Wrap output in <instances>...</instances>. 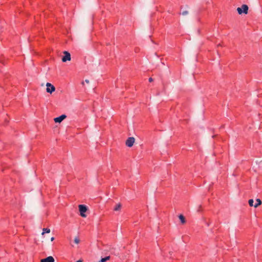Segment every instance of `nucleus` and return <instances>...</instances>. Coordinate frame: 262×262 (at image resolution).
<instances>
[{"label": "nucleus", "instance_id": "obj_15", "mask_svg": "<svg viewBox=\"0 0 262 262\" xmlns=\"http://www.w3.org/2000/svg\"><path fill=\"white\" fill-rule=\"evenodd\" d=\"M106 261L104 258H102L99 262H105Z\"/></svg>", "mask_w": 262, "mask_h": 262}, {"label": "nucleus", "instance_id": "obj_16", "mask_svg": "<svg viewBox=\"0 0 262 262\" xmlns=\"http://www.w3.org/2000/svg\"><path fill=\"white\" fill-rule=\"evenodd\" d=\"M104 258L105 259L106 261H107L110 259V256H106V257H104Z\"/></svg>", "mask_w": 262, "mask_h": 262}, {"label": "nucleus", "instance_id": "obj_7", "mask_svg": "<svg viewBox=\"0 0 262 262\" xmlns=\"http://www.w3.org/2000/svg\"><path fill=\"white\" fill-rule=\"evenodd\" d=\"M54 261H55V260H54V258L51 256H49L46 258L41 259V260H40V262H54Z\"/></svg>", "mask_w": 262, "mask_h": 262}, {"label": "nucleus", "instance_id": "obj_9", "mask_svg": "<svg viewBox=\"0 0 262 262\" xmlns=\"http://www.w3.org/2000/svg\"><path fill=\"white\" fill-rule=\"evenodd\" d=\"M256 203L254 205V207H255V208L258 207L259 205H260L261 204V201L259 199H257L256 200Z\"/></svg>", "mask_w": 262, "mask_h": 262}, {"label": "nucleus", "instance_id": "obj_2", "mask_svg": "<svg viewBox=\"0 0 262 262\" xmlns=\"http://www.w3.org/2000/svg\"><path fill=\"white\" fill-rule=\"evenodd\" d=\"M80 214L82 217H85L86 214L85 212L87 211V207L84 205H79L78 206Z\"/></svg>", "mask_w": 262, "mask_h": 262}, {"label": "nucleus", "instance_id": "obj_5", "mask_svg": "<svg viewBox=\"0 0 262 262\" xmlns=\"http://www.w3.org/2000/svg\"><path fill=\"white\" fill-rule=\"evenodd\" d=\"M63 54L64 56L62 58V62H66L67 61H70L71 60V55L68 51H64Z\"/></svg>", "mask_w": 262, "mask_h": 262}, {"label": "nucleus", "instance_id": "obj_8", "mask_svg": "<svg viewBox=\"0 0 262 262\" xmlns=\"http://www.w3.org/2000/svg\"><path fill=\"white\" fill-rule=\"evenodd\" d=\"M121 207H122L121 204L120 203H118L115 206V207L114 208V210L115 211H120L121 210Z\"/></svg>", "mask_w": 262, "mask_h": 262}, {"label": "nucleus", "instance_id": "obj_22", "mask_svg": "<svg viewBox=\"0 0 262 262\" xmlns=\"http://www.w3.org/2000/svg\"><path fill=\"white\" fill-rule=\"evenodd\" d=\"M201 208V205H199V209H198V210H200V209Z\"/></svg>", "mask_w": 262, "mask_h": 262}, {"label": "nucleus", "instance_id": "obj_14", "mask_svg": "<svg viewBox=\"0 0 262 262\" xmlns=\"http://www.w3.org/2000/svg\"><path fill=\"white\" fill-rule=\"evenodd\" d=\"M188 11H187V10H185V11H184L182 12V14L183 15V16H185V15H186L188 14Z\"/></svg>", "mask_w": 262, "mask_h": 262}, {"label": "nucleus", "instance_id": "obj_10", "mask_svg": "<svg viewBox=\"0 0 262 262\" xmlns=\"http://www.w3.org/2000/svg\"><path fill=\"white\" fill-rule=\"evenodd\" d=\"M51 232V230L49 228H43L42 229V232L41 233V235H43L45 234V233H49Z\"/></svg>", "mask_w": 262, "mask_h": 262}, {"label": "nucleus", "instance_id": "obj_18", "mask_svg": "<svg viewBox=\"0 0 262 262\" xmlns=\"http://www.w3.org/2000/svg\"><path fill=\"white\" fill-rule=\"evenodd\" d=\"M85 82H86L87 83H89V82H90L89 80H88V79H86V80H85Z\"/></svg>", "mask_w": 262, "mask_h": 262}, {"label": "nucleus", "instance_id": "obj_6", "mask_svg": "<svg viewBox=\"0 0 262 262\" xmlns=\"http://www.w3.org/2000/svg\"><path fill=\"white\" fill-rule=\"evenodd\" d=\"M67 118V116L66 115H62L58 117L55 118L54 120L56 123H60L62 121H63L64 119Z\"/></svg>", "mask_w": 262, "mask_h": 262}, {"label": "nucleus", "instance_id": "obj_13", "mask_svg": "<svg viewBox=\"0 0 262 262\" xmlns=\"http://www.w3.org/2000/svg\"><path fill=\"white\" fill-rule=\"evenodd\" d=\"M74 242L76 244H78L80 242V240L79 239V238L77 237H75V238H74Z\"/></svg>", "mask_w": 262, "mask_h": 262}, {"label": "nucleus", "instance_id": "obj_21", "mask_svg": "<svg viewBox=\"0 0 262 262\" xmlns=\"http://www.w3.org/2000/svg\"><path fill=\"white\" fill-rule=\"evenodd\" d=\"M260 164V166L261 167H262V161H261V162H260V164Z\"/></svg>", "mask_w": 262, "mask_h": 262}, {"label": "nucleus", "instance_id": "obj_12", "mask_svg": "<svg viewBox=\"0 0 262 262\" xmlns=\"http://www.w3.org/2000/svg\"><path fill=\"white\" fill-rule=\"evenodd\" d=\"M254 201L253 199H250L248 201L249 205L251 207H254V204H253Z\"/></svg>", "mask_w": 262, "mask_h": 262}, {"label": "nucleus", "instance_id": "obj_19", "mask_svg": "<svg viewBox=\"0 0 262 262\" xmlns=\"http://www.w3.org/2000/svg\"><path fill=\"white\" fill-rule=\"evenodd\" d=\"M82 261H83L82 260L79 259V260H77L76 262H82Z\"/></svg>", "mask_w": 262, "mask_h": 262}, {"label": "nucleus", "instance_id": "obj_3", "mask_svg": "<svg viewBox=\"0 0 262 262\" xmlns=\"http://www.w3.org/2000/svg\"><path fill=\"white\" fill-rule=\"evenodd\" d=\"M46 91L47 93L52 94L55 91V86L50 83L47 82L46 83Z\"/></svg>", "mask_w": 262, "mask_h": 262}, {"label": "nucleus", "instance_id": "obj_1", "mask_svg": "<svg viewBox=\"0 0 262 262\" xmlns=\"http://www.w3.org/2000/svg\"><path fill=\"white\" fill-rule=\"evenodd\" d=\"M248 6L247 5H243L241 8L238 7L237 8V11L239 14H242V13L247 14L248 13Z\"/></svg>", "mask_w": 262, "mask_h": 262}, {"label": "nucleus", "instance_id": "obj_11", "mask_svg": "<svg viewBox=\"0 0 262 262\" xmlns=\"http://www.w3.org/2000/svg\"><path fill=\"white\" fill-rule=\"evenodd\" d=\"M179 218L180 220V221L182 224H184L185 223V219L184 216L183 215H182V214L180 215L179 216Z\"/></svg>", "mask_w": 262, "mask_h": 262}, {"label": "nucleus", "instance_id": "obj_17", "mask_svg": "<svg viewBox=\"0 0 262 262\" xmlns=\"http://www.w3.org/2000/svg\"><path fill=\"white\" fill-rule=\"evenodd\" d=\"M149 82H152L153 81V79L152 78H149Z\"/></svg>", "mask_w": 262, "mask_h": 262}, {"label": "nucleus", "instance_id": "obj_20", "mask_svg": "<svg viewBox=\"0 0 262 262\" xmlns=\"http://www.w3.org/2000/svg\"><path fill=\"white\" fill-rule=\"evenodd\" d=\"M54 238L53 237H51V241H54Z\"/></svg>", "mask_w": 262, "mask_h": 262}, {"label": "nucleus", "instance_id": "obj_4", "mask_svg": "<svg viewBox=\"0 0 262 262\" xmlns=\"http://www.w3.org/2000/svg\"><path fill=\"white\" fill-rule=\"evenodd\" d=\"M135 141V139L134 137H129L125 142V144L127 146L131 147L133 146Z\"/></svg>", "mask_w": 262, "mask_h": 262}]
</instances>
